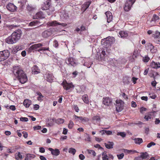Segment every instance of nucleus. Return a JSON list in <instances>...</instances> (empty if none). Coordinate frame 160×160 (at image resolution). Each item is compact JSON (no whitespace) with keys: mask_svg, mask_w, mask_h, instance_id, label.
Returning a JSON list of instances; mask_svg holds the SVG:
<instances>
[{"mask_svg":"<svg viewBox=\"0 0 160 160\" xmlns=\"http://www.w3.org/2000/svg\"><path fill=\"white\" fill-rule=\"evenodd\" d=\"M36 156L34 154H27L24 160H31L35 157Z\"/></svg>","mask_w":160,"mask_h":160,"instance_id":"393cba45","label":"nucleus"},{"mask_svg":"<svg viewBox=\"0 0 160 160\" xmlns=\"http://www.w3.org/2000/svg\"><path fill=\"white\" fill-rule=\"evenodd\" d=\"M156 145V143H154L153 142H150V143H149L147 145V147L148 148H150L151 147H152V146H154Z\"/></svg>","mask_w":160,"mask_h":160,"instance_id":"49530a36","label":"nucleus"},{"mask_svg":"<svg viewBox=\"0 0 160 160\" xmlns=\"http://www.w3.org/2000/svg\"><path fill=\"white\" fill-rule=\"evenodd\" d=\"M59 25H60V24L59 22H57L56 21L49 22L47 23V26L49 27L55 26Z\"/></svg>","mask_w":160,"mask_h":160,"instance_id":"4be33fe9","label":"nucleus"},{"mask_svg":"<svg viewBox=\"0 0 160 160\" xmlns=\"http://www.w3.org/2000/svg\"><path fill=\"white\" fill-rule=\"evenodd\" d=\"M54 45L55 47H57L58 46V42L56 40H54Z\"/></svg>","mask_w":160,"mask_h":160,"instance_id":"69168bd1","label":"nucleus"},{"mask_svg":"<svg viewBox=\"0 0 160 160\" xmlns=\"http://www.w3.org/2000/svg\"><path fill=\"white\" fill-rule=\"evenodd\" d=\"M118 135H120L122 138H124L126 136V134L124 132H118L117 133Z\"/></svg>","mask_w":160,"mask_h":160,"instance_id":"37998d69","label":"nucleus"},{"mask_svg":"<svg viewBox=\"0 0 160 160\" xmlns=\"http://www.w3.org/2000/svg\"><path fill=\"white\" fill-rule=\"evenodd\" d=\"M148 47L150 49V52L152 53H155L157 52L156 48L154 47L152 44L148 43Z\"/></svg>","mask_w":160,"mask_h":160,"instance_id":"6ab92c4d","label":"nucleus"},{"mask_svg":"<svg viewBox=\"0 0 160 160\" xmlns=\"http://www.w3.org/2000/svg\"><path fill=\"white\" fill-rule=\"evenodd\" d=\"M105 13L107 17V22H109L111 21L112 19V16L111 12L108 11L106 12Z\"/></svg>","mask_w":160,"mask_h":160,"instance_id":"a211bd4d","label":"nucleus"},{"mask_svg":"<svg viewBox=\"0 0 160 160\" xmlns=\"http://www.w3.org/2000/svg\"><path fill=\"white\" fill-rule=\"evenodd\" d=\"M100 132L102 133V135H103L105 133L107 135H111L112 133V132L109 130H102L100 131Z\"/></svg>","mask_w":160,"mask_h":160,"instance_id":"473e14b6","label":"nucleus"},{"mask_svg":"<svg viewBox=\"0 0 160 160\" xmlns=\"http://www.w3.org/2000/svg\"><path fill=\"white\" fill-rule=\"evenodd\" d=\"M39 158L41 160H47L46 158L43 156H40Z\"/></svg>","mask_w":160,"mask_h":160,"instance_id":"774afa93","label":"nucleus"},{"mask_svg":"<svg viewBox=\"0 0 160 160\" xmlns=\"http://www.w3.org/2000/svg\"><path fill=\"white\" fill-rule=\"evenodd\" d=\"M103 103L108 106H111L112 104V99L108 97H104L103 98Z\"/></svg>","mask_w":160,"mask_h":160,"instance_id":"9b49d317","label":"nucleus"},{"mask_svg":"<svg viewBox=\"0 0 160 160\" xmlns=\"http://www.w3.org/2000/svg\"><path fill=\"white\" fill-rule=\"evenodd\" d=\"M68 130L65 128H64L63 130L62 134L64 135H66L67 133Z\"/></svg>","mask_w":160,"mask_h":160,"instance_id":"864d4df0","label":"nucleus"},{"mask_svg":"<svg viewBox=\"0 0 160 160\" xmlns=\"http://www.w3.org/2000/svg\"><path fill=\"white\" fill-rule=\"evenodd\" d=\"M90 4H91V2H86V3H85L84 4V7L85 8V10L84 11L86 10V9L87 8H88L90 6Z\"/></svg>","mask_w":160,"mask_h":160,"instance_id":"79ce46f5","label":"nucleus"},{"mask_svg":"<svg viewBox=\"0 0 160 160\" xmlns=\"http://www.w3.org/2000/svg\"><path fill=\"white\" fill-rule=\"evenodd\" d=\"M10 52L8 50L0 51V62L6 59L9 56Z\"/></svg>","mask_w":160,"mask_h":160,"instance_id":"6e6552de","label":"nucleus"},{"mask_svg":"<svg viewBox=\"0 0 160 160\" xmlns=\"http://www.w3.org/2000/svg\"><path fill=\"white\" fill-rule=\"evenodd\" d=\"M52 34V29L50 28L43 32L42 33V35L43 38H47L50 36Z\"/></svg>","mask_w":160,"mask_h":160,"instance_id":"f8f14e48","label":"nucleus"},{"mask_svg":"<svg viewBox=\"0 0 160 160\" xmlns=\"http://www.w3.org/2000/svg\"><path fill=\"white\" fill-rule=\"evenodd\" d=\"M50 1L47 0L44 3L42 7L41 8L42 10H47L48 9L50 8Z\"/></svg>","mask_w":160,"mask_h":160,"instance_id":"dca6fc26","label":"nucleus"},{"mask_svg":"<svg viewBox=\"0 0 160 160\" xmlns=\"http://www.w3.org/2000/svg\"><path fill=\"white\" fill-rule=\"evenodd\" d=\"M87 151L89 154H92L93 157H94L96 156V153L94 151L90 149H87Z\"/></svg>","mask_w":160,"mask_h":160,"instance_id":"c9c22d12","label":"nucleus"},{"mask_svg":"<svg viewBox=\"0 0 160 160\" xmlns=\"http://www.w3.org/2000/svg\"><path fill=\"white\" fill-rule=\"evenodd\" d=\"M85 140L86 141H88V142L90 141L91 138L88 134V135L87 137L85 139Z\"/></svg>","mask_w":160,"mask_h":160,"instance_id":"e2e57ef3","label":"nucleus"},{"mask_svg":"<svg viewBox=\"0 0 160 160\" xmlns=\"http://www.w3.org/2000/svg\"><path fill=\"white\" fill-rule=\"evenodd\" d=\"M68 152L72 154L73 155H74L76 152V150L75 149L73 148H70L69 149Z\"/></svg>","mask_w":160,"mask_h":160,"instance_id":"4c0bfd02","label":"nucleus"},{"mask_svg":"<svg viewBox=\"0 0 160 160\" xmlns=\"http://www.w3.org/2000/svg\"><path fill=\"white\" fill-rule=\"evenodd\" d=\"M134 142L136 144H140L142 143L143 141L142 138H136L134 139Z\"/></svg>","mask_w":160,"mask_h":160,"instance_id":"7c9ffc66","label":"nucleus"},{"mask_svg":"<svg viewBox=\"0 0 160 160\" xmlns=\"http://www.w3.org/2000/svg\"><path fill=\"white\" fill-rule=\"evenodd\" d=\"M22 156L20 152H18L17 155H16L15 156V158L17 160H22Z\"/></svg>","mask_w":160,"mask_h":160,"instance_id":"72a5a7b5","label":"nucleus"},{"mask_svg":"<svg viewBox=\"0 0 160 160\" xmlns=\"http://www.w3.org/2000/svg\"><path fill=\"white\" fill-rule=\"evenodd\" d=\"M37 94L38 95L37 99L39 101L42 100V98L44 97V96L42 95L41 93L38 92Z\"/></svg>","mask_w":160,"mask_h":160,"instance_id":"a19ab883","label":"nucleus"},{"mask_svg":"<svg viewBox=\"0 0 160 160\" xmlns=\"http://www.w3.org/2000/svg\"><path fill=\"white\" fill-rule=\"evenodd\" d=\"M139 158H141L142 159H148L149 158V156L148 153L146 152H141Z\"/></svg>","mask_w":160,"mask_h":160,"instance_id":"aec40b11","label":"nucleus"},{"mask_svg":"<svg viewBox=\"0 0 160 160\" xmlns=\"http://www.w3.org/2000/svg\"><path fill=\"white\" fill-rule=\"evenodd\" d=\"M20 120L22 121L27 122L28 121V118L26 117H22L20 118Z\"/></svg>","mask_w":160,"mask_h":160,"instance_id":"603ef678","label":"nucleus"},{"mask_svg":"<svg viewBox=\"0 0 160 160\" xmlns=\"http://www.w3.org/2000/svg\"><path fill=\"white\" fill-rule=\"evenodd\" d=\"M39 151L40 152L44 153L45 152V150L44 148H43V147L40 148H39Z\"/></svg>","mask_w":160,"mask_h":160,"instance_id":"bf43d9fd","label":"nucleus"},{"mask_svg":"<svg viewBox=\"0 0 160 160\" xmlns=\"http://www.w3.org/2000/svg\"><path fill=\"white\" fill-rule=\"evenodd\" d=\"M73 108L75 110L76 112H78L79 111V108L78 107L77 105H74L73 106Z\"/></svg>","mask_w":160,"mask_h":160,"instance_id":"3c124183","label":"nucleus"},{"mask_svg":"<svg viewBox=\"0 0 160 160\" xmlns=\"http://www.w3.org/2000/svg\"><path fill=\"white\" fill-rule=\"evenodd\" d=\"M102 160H108V156L107 155V152H104L102 153Z\"/></svg>","mask_w":160,"mask_h":160,"instance_id":"f704fd0d","label":"nucleus"},{"mask_svg":"<svg viewBox=\"0 0 160 160\" xmlns=\"http://www.w3.org/2000/svg\"><path fill=\"white\" fill-rule=\"evenodd\" d=\"M132 80L133 81V83L135 84L136 83V82L138 80V78L135 77H133L132 78Z\"/></svg>","mask_w":160,"mask_h":160,"instance_id":"0e129e2a","label":"nucleus"},{"mask_svg":"<svg viewBox=\"0 0 160 160\" xmlns=\"http://www.w3.org/2000/svg\"><path fill=\"white\" fill-rule=\"evenodd\" d=\"M22 34V32L21 29L16 30L10 36L6 39L5 42L8 44L15 43L20 39Z\"/></svg>","mask_w":160,"mask_h":160,"instance_id":"f03ea898","label":"nucleus"},{"mask_svg":"<svg viewBox=\"0 0 160 160\" xmlns=\"http://www.w3.org/2000/svg\"><path fill=\"white\" fill-rule=\"evenodd\" d=\"M46 10L47 11H45V12H46L48 15H50L52 14L53 12L54 11V10L51 8Z\"/></svg>","mask_w":160,"mask_h":160,"instance_id":"e433bc0d","label":"nucleus"},{"mask_svg":"<svg viewBox=\"0 0 160 160\" xmlns=\"http://www.w3.org/2000/svg\"><path fill=\"white\" fill-rule=\"evenodd\" d=\"M150 60L148 56H145L142 58V61L145 62H148Z\"/></svg>","mask_w":160,"mask_h":160,"instance_id":"c03bdc74","label":"nucleus"},{"mask_svg":"<svg viewBox=\"0 0 160 160\" xmlns=\"http://www.w3.org/2000/svg\"><path fill=\"white\" fill-rule=\"evenodd\" d=\"M67 63L69 65H71L74 66L76 65V63L74 61L73 58H69L68 59Z\"/></svg>","mask_w":160,"mask_h":160,"instance_id":"5701e85b","label":"nucleus"},{"mask_svg":"<svg viewBox=\"0 0 160 160\" xmlns=\"http://www.w3.org/2000/svg\"><path fill=\"white\" fill-rule=\"evenodd\" d=\"M7 9L9 11L14 12L17 11V7L13 3H9L6 6Z\"/></svg>","mask_w":160,"mask_h":160,"instance_id":"9d476101","label":"nucleus"},{"mask_svg":"<svg viewBox=\"0 0 160 160\" xmlns=\"http://www.w3.org/2000/svg\"><path fill=\"white\" fill-rule=\"evenodd\" d=\"M116 110L118 112L121 111L123 109L124 106V102L121 100L117 99L116 101Z\"/></svg>","mask_w":160,"mask_h":160,"instance_id":"423d86ee","label":"nucleus"},{"mask_svg":"<svg viewBox=\"0 0 160 160\" xmlns=\"http://www.w3.org/2000/svg\"><path fill=\"white\" fill-rule=\"evenodd\" d=\"M115 41V38L112 37H108L102 39L101 43L106 48H108Z\"/></svg>","mask_w":160,"mask_h":160,"instance_id":"20e7f679","label":"nucleus"},{"mask_svg":"<svg viewBox=\"0 0 160 160\" xmlns=\"http://www.w3.org/2000/svg\"><path fill=\"white\" fill-rule=\"evenodd\" d=\"M13 72L14 76L22 84H24L27 81L28 78L26 74L19 66L13 67Z\"/></svg>","mask_w":160,"mask_h":160,"instance_id":"f257e3e1","label":"nucleus"},{"mask_svg":"<svg viewBox=\"0 0 160 160\" xmlns=\"http://www.w3.org/2000/svg\"><path fill=\"white\" fill-rule=\"evenodd\" d=\"M38 22V21L37 20H34L32 22H31L29 24V25L31 26H35Z\"/></svg>","mask_w":160,"mask_h":160,"instance_id":"ea45409f","label":"nucleus"},{"mask_svg":"<svg viewBox=\"0 0 160 160\" xmlns=\"http://www.w3.org/2000/svg\"><path fill=\"white\" fill-rule=\"evenodd\" d=\"M123 152L126 154H130L131 153H135L138 152H137L136 150H128L127 149H123Z\"/></svg>","mask_w":160,"mask_h":160,"instance_id":"cd10ccee","label":"nucleus"},{"mask_svg":"<svg viewBox=\"0 0 160 160\" xmlns=\"http://www.w3.org/2000/svg\"><path fill=\"white\" fill-rule=\"evenodd\" d=\"M82 98L83 101L87 104H89V100L88 98V96L87 94H85L82 96Z\"/></svg>","mask_w":160,"mask_h":160,"instance_id":"c756f323","label":"nucleus"},{"mask_svg":"<svg viewBox=\"0 0 160 160\" xmlns=\"http://www.w3.org/2000/svg\"><path fill=\"white\" fill-rule=\"evenodd\" d=\"M147 109L146 108L143 107H142L140 108V112L142 113H143L144 112L146 111Z\"/></svg>","mask_w":160,"mask_h":160,"instance_id":"8fccbe9b","label":"nucleus"},{"mask_svg":"<svg viewBox=\"0 0 160 160\" xmlns=\"http://www.w3.org/2000/svg\"><path fill=\"white\" fill-rule=\"evenodd\" d=\"M104 145L106 148L108 149H110L113 148L114 143L112 142H108L107 143H105Z\"/></svg>","mask_w":160,"mask_h":160,"instance_id":"bb28decb","label":"nucleus"},{"mask_svg":"<svg viewBox=\"0 0 160 160\" xmlns=\"http://www.w3.org/2000/svg\"><path fill=\"white\" fill-rule=\"evenodd\" d=\"M119 34L120 37L122 38H126L128 35L127 31H120L119 33Z\"/></svg>","mask_w":160,"mask_h":160,"instance_id":"412c9836","label":"nucleus"},{"mask_svg":"<svg viewBox=\"0 0 160 160\" xmlns=\"http://www.w3.org/2000/svg\"><path fill=\"white\" fill-rule=\"evenodd\" d=\"M47 78L48 82H52L53 80V76L51 74H48Z\"/></svg>","mask_w":160,"mask_h":160,"instance_id":"2f4dec72","label":"nucleus"},{"mask_svg":"<svg viewBox=\"0 0 160 160\" xmlns=\"http://www.w3.org/2000/svg\"><path fill=\"white\" fill-rule=\"evenodd\" d=\"M45 13L41 11L37 12L35 16H33V19H38V18H45Z\"/></svg>","mask_w":160,"mask_h":160,"instance_id":"2eb2a0df","label":"nucleus"},{"mask_svg":"<svg viewBox=\"0 0 160 160\" xmlns=\"http://www.w3.org/2000/svg\"><path fill=\"white\" fill-rule=\"evenodd\" d=\"M154 41L156 43L160 44V38L158 37L155 38Z\"/></svg>","mask_w":160,"mask_h":160,"instance_id":"a18cd8bd","label":"nucleus"},{"mask_svg":"<svg viewBox=\"0 0 160 160\" xmlns=\"http://www.w3.org/2000/svg\"><path fill=\"white\" fill-rule=\"evenodd\" d=\"M151 115L149 114L148 115H145L144 117V118L146 119L147 121H148L149 119L151 118Z\"/></svg>","mask_w":160,"mask_h":160,"instance_id":"09e8293b","label":"nucleus"},{"mask_svg":"<svg viewBox=\"0 0 160 160\" xmlns=\"http://www.w3.org/2000/svg\"><path fill=\"white\" fill-rule=\"evenodd\" d=\"M9 108L12 111H14L16 110V107L14 105H11L10 106Z\"/></svg>","mask_w":160,"mask_h":160,"instance_id":"052dcab7","label":"nucleus"},{"mask_svg":"<svg viewBox=\"0 0 160 160\" xmlns=\"http://www.w3.org/2000/svg\"><path fill=\"white\" fill-rule=\"evenodd\" d=\"M136 0H126L123 8L126 12H128L131 9V8L135 2Z\"/></svg>","mask_w":160,"mask_h":160,"instance_id":"39448f33","label":"nucleus"},{"mask_svg":"<svg viewBox=\"0 0 160 160\" xmlns=\"http://www.w3.org/2000/svg\"><path fill=\"white\" fill-rule=\"evenodd\" d=\"M64 88L66 90H70L73 88L74 86L72 82L68 83L66 80L64 81L62 83Z\"/></svg>","mask_w":160,"mask_h":160,"instance_id":"1a4fd4ad","label":"nucleus"},{"mask_svg":"<svg viewBox=\"0 0 160 160\" xmlns=\"http://www.w3.org/2000/svg\"><path fill=\"white\" fill-rule=\"evenodd\" d=\"M40 72V70L38 68V67L36 66H35L33 68V69L32 71V74H36L39 73Z\"/></svg>","mask_w":160,"mask_h":160,"instance_id":"c85d7f7f","label":"nucleus"},{"mask_svg":"<svg viewBox=\"0 0 160 160\" xmlns=\"http://www.w3.org/2000/svg\"><path fill=\"white\" fill-rule=\"evenodd\" d=\"M150 66L152 68L157 69L160 68V63L159 62H155L152 61L151 63Z\"/></svg>","mask_w":160,"mask_h":160,"instance_id":"f3484780","label":"nucleus"},{"mask_svg":"<svg viewBox=\"0 0 160 160\" xmlns=\"http://www.w3.org/2000/svg\"><path fill=\"white\" fill-rule=\"evenodd\" d=\"M48 150L51 152L52 154L53 155L57 156L59 154L60 152L58 149L54 150L52 148H49Z\"/></svg>","mask_w":160,"mask_h":160,"instance_id":"b1692460","label":"nucleus"},{"mask_svg":"<svg viewBox=\"0 0 160 160\" xmlns=\"http://www.w3.org/2000/svg\"><path fill=\"white\" fill-rule=\"evenodd\" d=\"M100 121L101 117L99 115H95L92 118V122L94 124L99 123Z\"/></svg>","mask_w":160,"mask_h":160,"instance_id":"ddd939ff","label":"nucleus"},{"mask_svg":"<svg viewBox=\"0 0 160 160\" xmlns=\"http://www.w3.org/2000/svg\"><path fill=\"white\" fill-rule=\"evenodd\" d=\"M117 156L118 159H121L123 158L124 156V154L123 153H122L120 154H117Z\"/></svg>","mask_w":160,"mask_h":160,"instance_id":"de8ad7c7","label":"nucleus"},{"mask_svg":"<svg viewBox=\"0 0 160 160\" xmlns=\"http://www.w3.org/2000/svg\"><path fill=\"white\" fill-rule=\"evenodd\" d=\"M159 20V17L156 14H154L152 20L149 22H148V23L150 27L156 26Z\"/></svg>","mask_w":160,"mask_h":160,"instance_id":"0eeeda50","label":"nucleus"},{"mask_svg":"<svg viewBox=\"0 0 160 160\" xmlns=\"http://www.w3.org/2000/svg\"><path fill=\"white\" fill-rule=\"evenodd\" d=\"M23 104L26 108H28L32 104L31 101L29 99H25L23 102Z\"/></svg>","mask_w":160,"mask_h":160,"instance_id":"a878e982","label":"nucleus"},{"mask_svg":"<svg viewBox=\"0 0 160 160\" xmlns=\"http://www.w3.org/2000/svg\"><path fill=\"white\" fill-rule=\"evenodd\" d=\"M27 9L28 11H32L33 8L32 7H30L29 5L27 6Z\"/></svg>","mask_w":160,"mask_h":160,"instance_id":"680f3d73","label":"nucleus"},{"mask_svg":"<svg viewBox=\"0 0 160 160\" xmlns=\"http://www.w3.org/2000/svg\"><path fill=\"white\" fill-rule=\"evenodd\" d=\"M43 46L42 44L41 43L35 44L32 45L29 48V50L30 52H34L35 51L40 52L41 51L48 50L49 48L42 47L40 49H38Z\"/></svg>","mask_w":160,"mask_h":160,"instance_id":"7ed1b4c3","label":"nucleus"},{"mask_svg":"<svg viewBox=\"0 0 160 160\" xmlns=\"http://www.w3.org/2000/svg\"><path fill=\"white\" fill-rule=\"evenodd\" d=\"M39 108V105L38 104H36L34 105V108L35 110H37Z\"/></svg>","mask_w":160,"mask_h":160,"instance_id":"338daca9","label":"nucleus"},{"mask_svg":"<svg viewBox=\"0 0 160 160\" xmlns=\"http://www.w3.org/2000/svg\"><path fill=\"white\" fill-rule=\"evenodd\" d=\"M73 117L76 121L80 120L82 122H86L87 121H88V118L85 117H79L76 116L75 115H74L73 116Z\"/></svg>","mask_w":160,"mask_h":160,"instance_id":"4468645a","label":"nucleus"},{"mask_svg":"<svg viewBox=\"0 0 160 160\" xmlns=\"http://www.w3.org/2000/svg\"><path fill=\"white\" fill-rule=\"evenodd\" d=\"M79 157L81 160H83L85 158V156L82 154H81L79 155Z\"/></svg>","mask_w":160,"mask_h":160,"instance_id":"5fc2aeb1","label":"nucleus"},{"mask_svg":"<svg viewBox=\"0 0 160 160\" xmlns=\"http://www.w3.org/2000/svg\"><path fill=\"white\" fill-rule=\"evenodd\" d=\"M33 128L35 130H39L41 128V126L38 125L34 127Z\"/></svg>","mask_w":160,"mask_h":160,"instance_id":"4d7b16f0","label":"nucleus"},{"mask_svg":"<svg viewBox=\"0 0 160 160\" xmlns=\"http://www.w3.org/2000/svg\"><path fill=\"white\" fill-rule=\"evenodd\" d=\"M22 133L23 134V137L25 138H27L28 137V133L26 132L23 131L22 132Z\"/></svg>","mask_w":160,"mask_h":160,"instance_id":"6e6d98bb","label":"nucleus"},{"mask_svg":"<svg viewBox=\"0 0 160 160\" xmlns=\"http://www.w3.org/2000/svg\"><path fill=\"white\" fill-rule=\"evenodd\" d=\"M74 126V123L72 120H70L68 124V127L69 129H72Z\"/></svg>","mask_w":160,"mask_h":160,"instance_id":"58836bf2","label":"nucleus"},{"mask_svg":"<svg viewBox=\"0 0 160 160\" xmlns=\"http://www.w3.org/2000/svg\"><path fill=\"white\" fill-rule=\"evenodd\" d=\"M131 106L132 107L136 108L137 107L136 103L134 101H132L131 102Z\"/></svg>","mask_w":160,"mask_h":160,"instance_id":"13d9d810","label":"nucleus"}]
</instances>
